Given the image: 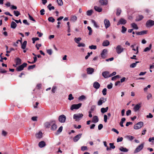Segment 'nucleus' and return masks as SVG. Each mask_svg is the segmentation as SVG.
Masks as SVG:
<instances>
[{
	"instance_id": "30",
	"label": "nucleus",
	"mask_w": 154,
	"mask_h": 154,
	"mask_svg": "<svg viewBox=\"0 0 154 154\" xmlns=\"http://www.w3.org/2000/svg\"><path fill=\"white\" fill-rule=\"evenodd\" d=\"M108 109V107H106V108H102L101 109V112L102 113H103L107 112Z\"/></svg>"
},
{
	"instance_id": "61",
	"label": "nucleus",
	"mask_w": 154,
	"mask_h": 154,
	"mask_svg": "<svg viewBox=\"0 0 154 154\" xmlns=\"http://www.w3.org/2000/svg\"><path fill=\"white\" fill-rule=\"evenodd\" d=\"M107 116L106 115L104 116V121L106 123L107 122Z\"/></svg>"
},
{
	"instance_id": "63",
	"label": "nucleus",
	"mask_w": 154,
	"mask_h": 154,
	"mask_svg": "<svg viewBox=\"0 0 154 154\" xmlns=\"http://www.w3.org/2000/svg\"><path fill=\"white\" fill-rule=\"evenodd\" d=\"M47 52L50 55H51L52 54V50L51 49H48L47 51Z\"/></svg>"
},
{
	"instance_id": "42",
	"label": "nucleus",
	"mask_w": 154,
	"mask_h": 154,
	"mask_svg": "<svg viewBox=\"0 0 154 154\" xmlns=\"http://www.w3.org/2000/svg\"><path fill=\"white\" fill-rule=\"evenodd\" d=\"M116 10H117V11H116V15L117 16H119L121 14V10L120 8H118Z\"/></svg>"
},
{
	"instance_id": "13",
	"label": "nucleus",
	"mask_w": 154,
	"mask_h": 154,
	"mask_svg": "<svg viewBox=\"0 0 154 154\" xmlns=\"http://www.w3.org/2000/svg\"><path fill=\"white\" fill-rule=\"evenodd\" d=\"M127 22L126 20L123 18H121L118 23L117 24V25L118 26L120 24H125Z\"/></svg>"
},
{
	"instance_id": "50",
	"label": "nucleus",
	"mask_w": 154,
	"mask_h": 154,
	"mask_svg": "<svg viewBox=\"0 0 154 154\" xmlns=\"http://www.w3.org/2000/svg\"><path fill=\"white\" fill-rule=\"evenodd\" d=\"M110 147L111 149H114L115 148V146L114 145V144L112 143H109Z\"/></svg>"
},
{
	"instance_id": "39",
	"label": "nucleus",
	"mask_w": 154,
	"mask_h": 154,
	"mask_svg": "<svg viewBox=\"0 0 154 154\" xmlns=\"http://www.w3.org/2000/svg\"><path fill=\"white\" fill-rule=\"evenodd\" d=\"M93 12V11L92 10H88L86 12L87 14V15L89 16H91L92 15Z\"/></svg>"
},
{
	"instance_id": "41",
	"label": "nucleus",
	"mask_w": 154,
	"mask_h": 154,
	"mask_svg": "<svg viewBox=\"0 0 154 154\" xmlns=\"http://www.w3.org/2000/svg\"><path fill=\"white\" fill-rule=\"evenodd\" d=\"M127 30V28L124 26H122V27L121 32L123 33H125Z\"/></svg>"
},
{
	"instance_id": "3",
	"label": "nucleus",
	"mask_w": 154,
	"mask_h": 154,
	"mask_svg": "<svg viewBox=\"0 0 154 154\" xmlns=\"http://www.w3.org/2000/svg\"><path fill=\"white\" fill-rule=\"evenodd\" d=\"M146 25L147 27H151L154 25V21L152 20H148L147 21Z\"/></svg>"
},
{
	"instance_id": "32",
	"label": "nucleus",
	"mask_w": 154,
	"mask_h": 154,
	"mask_svg": "<svg viewBox=\"0 0 154 154\" xmlns=\"http://www.w3.org/2000/svg\"><path fill=\"white\" fill-rule=\"evenodd\" d=\"M126 120L125 118H122L121 120V121L120 123V125L122 127H123L124 125H123V123Z\"/></svg>"
},
{
	"instance_id": "12",
	"label": "nucleus",
	"mask_w": 154,
	"mask_h": 154,
	"mask_svg": "<svg viewBox=\"0 0 154 154\" xmlns=\"http://www.w3.org/2000/svg\"><path fill=\"white\" fill-rule=\"evenodd\" d=\"M141 106V103H138L133 108L135 112L138 111Z\"/></svg>"
},
{
	"instance_id": "36",
	"label": "nucleus",
	"mask_w": 154,
	"mask_h": 154,
	"mask_svg": "<svg viewBox=\"0 0 154 154\" xmlns=\"http://www.w3.org/2000/svg\"><path fill=\"white\" fill-rule=\"evenodd\" d=\"M152 48V45L151 44H150L149 47H146L144 50V51L146 52L148 51H149Z\"/></svg>"
},
{
	"instance_id": "52",
	"label": "nucleus",
	"mask_w": 154,
	"mask_h": 154,
	"mask_svg": "<svg viewBox=\"0 0 154 154\" xmlns=\"http://www.w3.org/2000/svg\"><path fill=\"white\" fill-rule=\"evenodd\" d=\"M14 14L17 17H18L19 15V12L18 11H14Z\"/></svg>"
},
{
	"instance_id": "38",
	"label": "nucleus",
	"mask_w": 154,
	"mask_h": 154,
	"mask_svg": "<svg viewBox=\"0 0 154 154\" xmlns=\"http://www.w3.org/2000/svg\"><path fill=\"white\" fill-rule=\"evenodd\" d=\"M91 22L92 23H93L94 26V27L97 28H98L99 26L97 25V24L96 22L93 20H91Z\"/></svg>"
},
{
	"instance_id": "49",
	"label": "nucleus",
	"mask_w": 154,
	"mask_h": 154,
	"mask_svg": "<svg viewBox=\"0 0 154 154\" xmlns=\"http://www.w3.org/2000/svg\"><path fill=\"white\" fill-rule=\"evenodd\" d=\"M29 16V18L30 20H31L34 22H35V20L31 16L29 13L28 14Z\"/></svg>"
},
{
	"instance_id": "51",
	"label": "nucleus",
	"mask_w": 154,
	"mask_h": 154,
	"mask_svg": "<svg viewBox=\"0 0 154 154\" xmlns=\"http://www.w3.org/2000/svg\"><path fill=\"white\" fill-rule=\"evenodd\" d=\"M81 150L82 151L87 150H88L87 147L86 146H82L81 148Z\"/></svg>"
},
{
	"instance_id": "24",
	"label": "nucleus",
	"mask_w": 154,
	"mask_h": 154,
	"mask_svg": "<svg viewBox=\"0 0 154 154\" xmlns=\"http://www.w3.org/2000/svg\"><path fill=\"white\" fill-rule=\"evenodd\" d=\"M42 134L41 131H39L35 134L36 137L38 139L41 138L42 137Z\"/></svg>"
},
{
	"instance_id": "57",
	"label": "nucleus",
	"mask_w": 154,
	"mask_h": 154,
	"mask_svg": "<svg viewBox=\"0 0 154 154\" xmlns=\"http://www.w3.org/2000/svg\"><path fill=\"white\" fill-rule=\"evenodd\" d=\"M102 93L104 95H105L106 94V89L104 88L102 91Z\"/></svg>"
},
{
	"instance_id": "11",
	"label": "nucleus",
	"mask_w": 154,
	"mask_h": 154,
	"mask_svg": "<svg viewBox=\"0 0 154 154\" xmlns=\"http://www.w3.org/2000/svg\"><path fill=\"white\" fill-rule=\"evenodd\" d=\"M20 38V42L21 43V48L23 49H25L26 48L27 42L26 41H25L23 43H22L21 42L22 38Z\"/></svg>"
},
{
	"instance_id": "48",
	"label": "nucleus",
	"mask_w": 154,
	"mask_h": 154,
	"mask_svg": "<svg viewBox=\"0 0 154 154\" xmlns=\"http://www.w3.org/2000/svg\"><path fill=\"white\" fill-rule=\"evenodd\" d=\"M90 49H96L97 48V46L96 45H91L89 46Z\"/></svg>"
},
{
	"instance_id": "31",
	"label": "nucleus",
	"mask_w": 154,
	"mask_h": 154,
	"mask_svg": "<svg viewBox=\"0 0 154 154\" xmlns=\"http://www.w3.org/2000/svg\"><path fill=\"white\" fill-rule=\"evenodd\" d=\"M17 26V25L15 22L14 21L11 22V27L12 28L15 29L16 28Z\"/></svg>"
},
{
	"instance_id": "5",
	"label": "nucleus",
	"mask_w": 154,
	"mask_h": 154,
	"mask_svg": "<svg viewBox=\"0 0 154 154\" xmlns=\"http://www.w3.org/2000/svg\"><path fill=\"white\" fill-rule=\"evenodd\" d=\"M66 119V117L64 115H62L59 116L58 120L60 122L64 123L65 122Z\"/></svg>"
},
{
	"instance_id": "62",
	"label": "nucleus",
	"mask_w": 154,
	"mask_h": 154,
	"mask_svg": "<svg viewBox=\"0 0 154 154\" xmlns=\"http://www.w3.org/2000/svg\"><path fill=\"white\" fill-rule=\"evenodd\" d=\"M151 113H149V115H147L146 117L147 118H152L153 117Z\"/></svg>"
},
{
	"instance_id": "15",
	"label": "nucleus",
	"mask_w": 154,
	"mask_h": 154,
	"mask_svg": "<svg viewBox=\"0 0 154 154\" xmlns=\"http://www.w3.org/2000/svg\"><path fill=\"white\" fill-rule=\"evenodd\" d=\"M82 135V134H79L75 136L73 138V140L74 142H77L81 137Z\"/></svg>"
},
{
	"instance_id": "47",
	"label": "nucleus",
	"mask_w": 154,
	"mask_h": 154,
	"mask_svg": "<svg viewBox=\"0 0 154 154\" xmlns=\"http://www.w3.org/2000/svg\"><path fill=\"white\" fill-rule=\"evenodd\" d=\"M32 39V43L34 44L35 43V41L39 40V38H33Z\"/></svg>"
},
{
	"instance_id": "6",
	"label": "nucleus",
	"mask_w": 154,
	"mask_h": 154,
	"mask_svg": "<svg viewBox=\"0 0 154 154\" xmlns=\"http://www.w3.org/2000/svg\"><path fill=\"white\" fill-rule=\"evenodd\" d=\"M107 50L106 49H103L100 54L101 57L103 59H105L107 57Z\"/></svg>"
},
{
	"instance_id": "7",
	"label": "nucleus",
	"mask_w": 154,
	"mask_h": 154,
	"mask_svg": "<svg viewBox=\"0 0 154 154\" xmlns=\"http://www.w3.org/2000/svg\"><path fill=\"white\" fill-rule=\"evenodd\" d=\"M117 53L118 54H120L124 50V49L120 45H118L116 48Z\"/></svg>"
},
{
	"instance_id": "45",
	"label": "nucleus",
	"mask_w": 154,
	"mask_h": 154,
	"mask_svg": "<svg viewBox=\"0 0 154 154\" xmlns=\"http://www.w3.org/2000/svg\"><path fill=\"white\" fill-rule=\"evenodd\" d=\"M48 20L52 23H54L55 21V19L52 17H49L48 19Z\"/></svg>"
},
{
	"instance_id": "23",
	"label": "nucleus",
	"mask_w": 154,
	"mask_h": 154,
	"mask_svg": "<svg viewBox=\"0 0 154 154\" xmlns=\"http://www.w3.org/2000/svg\"><path fill=\"white\" fill-rule=\"evenodd\" d=\"M15 64H14L13 66L14 67H16L17 66H18L19 64V58L17 57L15 60Z\"/></svg>"
},
{
	"instance_id": "35",
	"label": "nucleus",
	"mask_w": 154,
	"mask_h": 154,
	"mask_svg": "<svg viewBox=\"0 0 154 154\" xmlns=\"http://www.w3.org/2000/svg\"><path fill=\"white\" fill-rule=\"evenodd\" d=\"M131 26L134 29H138L137 24L134 23H131Z\"/></svg>"
},
{
	"instance_id": "55",
	"label": "nucleus",
	"mask_w": 154,
	"mask_h": 154,
	"mask_svg": "<svg viewBox=\"0 0 154 154\" xmlns=\"http://www.w3.org/2000/svg\"><path fill=\"white\" fill-rule=\"evenodd\" d=\"M63 127L62 126H60L57 130V132L58 133H60L63 130Z\"/></svg>"
},
{
	"instance_id": "40",
	"label": "nucleus",
	"mask_w": 154,
	"mask_h": 154,
	"mask_svg": "<svg viewBox=\"0 0 154 154\" xmlns=\"http://www.w3.org/2000/svg\"><path fill=\"white\" fill-rule=\"evenodd\" d=\"M47 7L50 11H51V10H54L55 8L54 6H51V4L48 6Z\"/></svg>"
},
{
	"instance_id": "10",
	"label": "nucleus",
	"mask_w": 154,
	"mask_h": 154,
	"mask_svg": "<svg viewBox=\"0 0 154 154\" xmlns=\"http://www.w3.org/2000/svg\"><path fill=\"white\" fill-rule=\"evenodd\" d=\"M104 23L105 25V28L106 29L109 27L110 26L109 21L108 19H106L104 21Z\"/></svg>"
},
{
	"instance_id": "4",
	"label": "nucleus",
	"mask_w": 154,
	"mask_h": 154,
	"mask_svg": "<svg viewBox=\"0 0 154 154\" xmlns=\"http://www.w3.org/2000/svg\"><path fill=\"white\" fill-rule=\"evenodd\" d=\"M144 146V143H142L138 146L135 149L134 151V153H136L140 152L142 150Z\"/></svg>"
},
{
	"instance_id": "64",
	"label": "nucleus",
	"mask_w": 154,
	"mask_h": 154,
	"mask_svg": "<svg viewBox=\"0 0 154 154\" xmlns=\"http://www.w3.org/2000/svg\"><path fill=\"white\" fill-rule=\"evenodd\" d=\"M103 125L102 124H100L98 126V129L99 130H100L103 128Z\"/></svg>"
},
{
	"instance_id": "37",
	"label": "nucleus",
	"mask_w": 154,
	"mask_h": 154,
	"mask_svg": "<svg viewBox=\"0 0 154 154\" xmlns=\"http://www.w3.org/2000/svg\"><path fill=\"white\" fill-rule=\"evenodd\" d=\"M139 61H136L135 63H132L130 65V67L131 68H134L136 66L137 64L139 63Z\"/></svg>"
},
{
	"instance_id": "28",
	"label": "nucleus",
	"mask_w": 154,
	"mask_h": 154,
	"mask_svg": "<svg viewBox=\"0 0 154 154\" xmlns=\"http://www.w3.org/2000/svg\"><path fill=\"white\" fill-rule=\"evenodd\" d=\"M109 45V42L107 40H106L104 41L103 43V46H107Z\"/></svg>"
},
{
	"instance_id": "18",
	"label": "nucleus",
	"mask_w": 154,
	"mask_h": 154,
	"mask_svg": "<svg viewBox=\"0 0 154 154\" xmlns=\"http://www.w3.org/2000/svg\"><path fill=\"white\" fill-rule=\"evenodd\" d=\"M38 145L40 148H43L46 146V143L44 141H42L39 142Z\"/></svg>"
},
{
	"instance_id": "9",
	"label": "nucleus",
	"mask_w": 154,
	"mask_h": 154,
	"mask_svg": "<svg viewBox=\"0 0 154 154\" xmlns=\"http://www.w3.org/2000/svg\"><path fill=\"white\" fill-rule=\"evenodd\" d=\"M83 114L82 113L75 114L73 116V119L76 120H79L81 118H82L83 116Z\"/></svg>"
},
{
	"instance_id": "34",
	"label": "nucleus",
	"mask_w": 154,
	"mask_h": 154,
	"mask_svg": "<svg viewBox=\"0 0 154 154\" xmlns=\"http://www.w3.org/2000/svg\"><path fill=\"white\" fill-rule=\"evenodd\" d=\"M100 2L101 5H106L107 3V0H100Z\"/></svg>"
},
{
	"instance_id": "54",
	"label": "nucleus",
	"mask_w": 154,
	"mask_h": 154,
	"mask_svg": "<svg viewBox=\"0 0 154 154\" xmlns=\"http://www.w3.org/2000/svg\"><path fill=\"white\" fill-rule=\"evenodd\" d=\"M57 2L59 5L61 6L63 4V3L62 0H57Z\"/></svg>"
},
{
	"instance_id": "44",
	"label": "nucleus",
	"mask_w": 154,
	"mask_h": 154,
	"mask_svg": "<svg viewBox=\"0 0 154 154\" xmlns=\"http://www.w3.org/2000/svg\"><path fill=\"white\" fill-rule=\"evenodd\" d=\"M85 96L82 95L79 97L78 98V99L82 101L85 99Z\"/></svg>"
},
{
	"instance_id": "26",
	"label": "nucleus",
	"mask_w": 154,
	"mask_h": 154,
	"mask_svg": "<svg viewBox=\"0 0 154 154\" xmlns=\"http://www.w3.org/2000/svg\"><path fill=\"white\" fill-rule=\"evenodd\" d=\"M99 119L97 116H94L93 117L92 122L96 123L98 122Z\"/></svg>"
},
{
	"instance_id": "8",
	"label": "nucleus",
	"mask_w": 154,
	"mask_h": 154,
	"mask_svg": "<svg viewBox=\"0 0 154 154\" xmlns=\"http://www.w3.org/2000/svg\"><path fill=\"white\" fill-rule=\"evenodd\" d=\"M106 100V98L104 97H101L97 102V105L100 106L102 105L103 103H105Z\"/></svg>"
},
{
	"instance_id": "2",
	"label": "nucleus",
	"mask_w": 154,
	"mask_h": 154,
	"mask_svg": "<svg viewBox=\"0 0 154 154\" xmlns=\"http://www.w3.org/2000/svg\"><path fill=\"white\" fill-rule=\"evenodd\" d=\"M81 103H79L78 104H74L72 105L70 107V109L72 110L74 109H78L82 106Z\"/></svg>"
},
{
	"instance_id": "46",
	"label": "nucleus",
	"mask_w": 154,
	"mask_h": 154,
	"mask_svg": "<svg viewBox=\"0 0 154 154\" xmlns=\"http://www.w3.org/2000/svg\"><path fill=\"white\" fill-rule=\"evenodd\" d=\"M87 28L88 30L89 31V32L88 34L89 35H91L92 34V30L91 28L90 27L88 26L87 27Z\"/></svg>"
},
{
	"instance_id": "60",
	"label": "nucleus",
	"mask_w": 154,
	"mask_h": 154,
	"mask_svg": "<svg viewBox=\"0 0 154 154\" xmlns=\"http://www.w3.org/2000/svg\"><path fill=\"white\" fill-rule=\"evenodd\" d=\"M45 10L44 9H42L40 11V14L42 15H43L45 14Z\"/></svg>"
},
{
	"instance_id": "58",
	"label": "nucleus",
	"mask_w": 154,
	"mask_h": 154,
	"mask_svg": "<svg viewBox=\"0 0 154 154\" xmlns=\"http://www.w3.org/2000/svg\"><path fill=\"white\" fill-rule=\"evenodd\" d=\"M131 111L130 109L128 110L126 112V115L127 116H128L131 115Z\"/></svg>"
},
{
	"instance_id": "33",
	"label": "nucleus",
	"mask_w": 154,
	"mask_h": 154,
	"mask_svg": "<svg viewBox=\"0 0 154 154\" xmlns=\"http://www.w3.org/2000/svg\"><path fill=\"white\" fill-rule=\"evenodd\" d=\"M77 19V17L75 15H72L71 18V20L74 22Z\"/></svg>"
},
{
	"instance_id": "21",
	"label": "nucleus",
	"mask_w": 154,
	"mask_h": 154,
	"mask_svg": "<svg viewBox=\"0 0 154 154\" xmlns=\"http://www.w3.org/2000/svg\"><path fill=\"white\" fill-rule=\"evenodd\" d=\"M147 32V30H143L140 32H137L136 33V34L138 35H141L146 34Z\"/></svg>"
},
{
	"instance_id": "22",
	"label": "nucleus",
	"mask_w": 154,
	"mask_h": 154,
	"mask_svg": "<svg viewBox=\"0 0 154 154\" xmlns=\"http://www.w3.org/2000/svg\"><path fill=\"white\" fill-rule=\"evenodd\" d=\"M143 17V15H139L137 17L136 19V21H139L142 20Z\"/></svg>"
},
{
	"instance_id": "19",
	"label": "nucleus",
	"mask_w": 154,
	"mask_h": 154,
	"mask_svg": "<svg viewBox=\"0 0 154 154\" xmlns=\"http://www.w3.org/2000/svg\"><path fill=\"white\" fill-rule=\"evenodd\" d=\"M52 124V121L45 122L44 124L45 127L46 128H49Z\"/></svg>"
},
{
	"instance_id": "59",
	"label": "nucleus",
	"mask_w": 154,
	"mask_h": 154,
	"mask_svg": "<svg viewBox=\"0 0 154 154\" xmlns=\"http://www.w3.org/2000/svg\"><path fill=\"white\" fill-rule=\"evenodd\" d=\"M78 46L79 47H84L85 46V45L84 43H79L78 45Z\"/></svg>"
},
{
	"instance_id": "20",
	"label": "nucleus",
	"mask_w": 154,
	"mask_h": 154,
	"mask_svg": "<svg viewBox=\"0 0 154 154\" xmlns=\"http://www.w3.org/2000/svg\"><path fill=\"white\" fill-rule=\"evenodd\" d=\"M100 84L97 82H96L94 83L93 87L96 89H98L100 88Z\"/></svg>"
},
{
	"instance_id": "16",
	"label": "nucleus",
	"mask_w": 154,
	"mask_h": 154,
	"mask_svg": "<svg viewBox=\"0 0 154 154\" xmlns=\"http://www.w3.org/2000/svg\"><path fill=\"white\" fill-rule=\"evenodd\" d=\"M102 75L105 78H108L109 76V72L108 71H105L102 73Z\"/></svg>"
},
{
	"instance_id": "29",
	"label": "nucleus",
	"mask_w": 154,
	"mask_h": 154,
	"mask_svg": "<svg viewBox=\"0 0 154 154\" xmlns=\"http://www.w3.org/2000/svg\"><path fill=\"white\" fill-rule=\"evenodd\" d=\"M94 9L96 11L100 12L102 11V9L100 7L97 6H95L94 7Z\"/></svg>"
},
{
	"instance_id": "1",
	"label": "nucleus",
	"mask_w": 154,
	"mask_h": 154,
	"mask_svg": "<svg viewBox=\"0 0 154 154\" xmlns=\"http://www.w3.org/2000/svg\"><path fill=\"white\" fill-rule=\"evenodd\" d=\"M143 125V123L142 122H140L134 126V129L136 130H137L142 128Z\"/></svg>"
},
{
	"instance_id": "25",
	"label": "nucleus",
	"mask_w": 154,
	"mask_h": 154,
	"mask_svg": "<svg viewBox=\"0 0 154 154\" xmlns=\"http://www.w3.org/2000/svg\"><path fill=\"white\" fill-rule=\"evenodd\" d=\"M119 149L121 151L127 152L128 151V149L126 148H124L123 146H121L119 148Z\"/></svg>"
},
{
	"instance_id": "17",
	"label": "nucleus",
	"mask_w": 154,
	"mask_h": 154,
	"mask_svg": "<svg viewBox=\"0 0 154 154\" xmlns=\"http://www.w3.org/2000/svg\"><path fill=\"white\" fill-rule=\"evenodd\" d=\"M94 69L92 68H89L87 69V72L88 74H92L94 72Z\"/></svg>"
},
{
	"instance_id": "27",
	"label": "nucleus",
	"mask_w": 154,
	"mask_h": 154,
	"mask_svg": "<svg viewBox=\"0 0 154 154\" xmlns=\"http://www.w3.org/2000/svg\"><path fill=\"white\" fill-rule=\"evenodd\" d=\"M27 64L26 63H23L22 64L20 65V71L23 70V68L26 66Z\"/></svg>"
},
{
	"instance_id": "43",
	"label": "nucleus",
	"mask_w": 154,
	"mask_h": 154,
	"mask_svg": "<svg viewBox=\"0 0 154 154\" xmlns=\"http://www.w3.org/2000/svg\"><path fill=\"white\" fill-rule=\"evenodd\" d=\"M81 38H74V41L77 44H79L80 41L81 40Z\"/></svg>"
},
{
	"instance_id": "56",
	"label": "nucleus",
	"mask_w": 154,
	"mask_h": 154,
	"mask_svg": "<svg viewBox=\"0 0 154 154\" xmlns=\"http://www.w3.org/2000/svg\"><path fill=\"white\" fill-rule=\"evenodd\" d=\"M35 65L30 66L28 67V70L32 69L35 67Z\"/></svg>"
},
{
	"instance_id": "14",
	"label": "nucleus",
	"mask_w": 154,
	"mask_h": 154,
	"mask_svg": "<svg viewBox=\"0 0 154 154\" xmlns=\"http://www.w3.org/2000/svg\"><path fill=\"white\" fill-rule=\"evenodd\" d=\"M51 125V129L52 131H55L57 128V126L56 124L54 121H52V124Z\"/></svg>"
},
{
	"instance_id": "53",
	"label": "nucleus",
	"mask_w": 154,
	"mask_h": 154,
	"mask_svg": "<svg viewBox=\"0 0 154 154\" xmlns=\"http://www.w3.org/2000/svg\"><path fill=\"white\" fill-rule=\"evenodd\" d=\"M74 99L73 97L72 96V94H70L69 95L68 99L69 100H72Z\"/></svg>"
}]
</instances>
